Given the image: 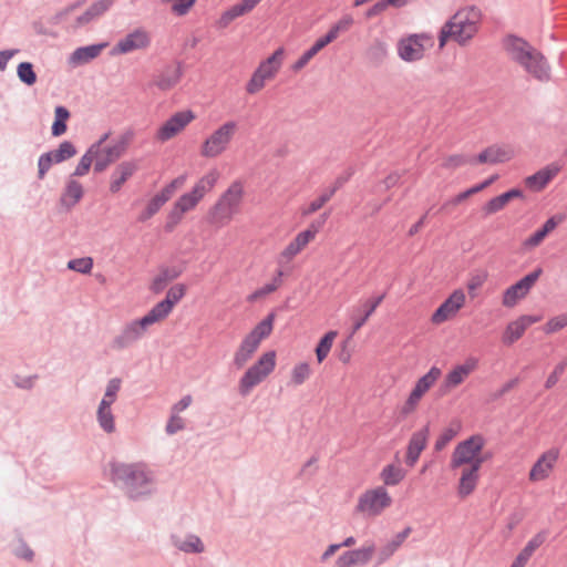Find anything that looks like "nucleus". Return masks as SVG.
<instances>
[{"mask_svg":"<svg viewBox=\"0 0 567 567\" xmlns=\"http://www.w3.org/2000/svg\"><path fill=\"white\" fill-rule=\"evenodd\" d=\"M312 374V368L307 361L295 363L289 372V385L300 386L306 383Z\"/></svg>","mask_w":567,"mask_h":567,"instance_id":"c03bdc74","label":"nucleus"},{"mask_svg":"<svg viewBox=\"0 0 567 567\" xmlns=\"http://www.w3.org/2000/svg\"><path fill=\"white\" fill-rule=\"evenodd\" d=\"M487 278L488 274L486 271H476L470 275L466 281V289L472 298L476 297V291L483 287Z\"/></svg>","mask_w":567,"mask_h":567,"instance_id":"5fc2aeb1","label":"nucleus"},{"mask_svg":"<svg viewBox=\"0 0 567 567\" xmlns=\"http://www.w3.org/2000/svg\"><path fill=\"white\" fill-rule=\"evenodd\" d=\"M113 2L114 0H97L96 2L92 3L85 12H83L74 20V22L71 24V28L79 29L91 23L93 20L97 19L104 12H106Z\"/></svg>","mask_w":567,"mask_h":567,"instance_id":"72a5a7b5","label":"nucleus"},{"mask_svg":"<svg viewBox=\"0 0 567 567\" xmlns=\"http://www.w3.org/2000/svg\"><path fill=\"white\" fill-rule=\"evenodd\" d=\"M441 375V369L433 365L424 375L419 378L408 398L399 408V415L403 419H406L414 414L417 411L424 395L434 386Z\"/></svg>","mask_w":567,"mask_h":567,"instance_id":"ddd939ff","label":"nucleus"},{"mask_svg":"<svg viewBox=\"0 0 567 567\" xmlns=\"http://www.w3.org/2000/svg\"><path fill=\"white\" fill-rule=\"evenodd\" d=\"M429 440V429L423 427L416 432H414L409 441L405 462L409 466H414L417 462L421 453L427 445Z\"/></svg>","mask_w":567,"mask_h":567,"instance_id":"473e14b6","label":"nucleus"},{"mask_svg":"<svg viewBox=\"0 0 567 567\" xmlns=\"http://www.w3.org/2000/svg\"><path fill=\"white\" fill-rule=\"evenodd\" d=\"M83 186L81 183L74 179H70L66 183L65 189L61 196V204L66 208L75 206L83 197Z\"/></svg>","mask_w":567,"mask_h":567,"instance_id":"37998d69","label":"nucleus"},{"mask_svg":"<svg viewBox=\"0 0 567 567\" xmlns=\"http://www.w3.org/2000/svg\"><path fill=\"white\" fill-rule=\"evenodd\" d=\"M540 320L539 317L533 316H520L517 319L507 323L503 334L502 342L506 346H512L518 341L525 333V331L533 324Z\"/></svg>","mask_w":567,"mask_h":567,"instance_id":"cd10ccee","label":"nucleus"},{"mask_svg":"<svg viewBox=\"0 0 567 567\" xmlns=\"http://www.w3.org/2000/svg\"><path fill=\"white\" fill-rule=\"evenodd\" d=\"M277 367V352L267 350L262 352L258 359L244 372L238 381V391L246 396L266 381Z\"/></svg>","mask_w":567,"mask_h":567,"instance_id":"1a4fd4ad","label":"nucleus"},{"mask_svg":"<svg viewBox=\"0 0 567 567\" xmlns=\"http://www.w3.org/2000/svg\"><path fill=\"white\" fill-rule=\"evenodd\" d=\"M503 48L530 76L542 82L549 80L550 68L545 56L524 39L507 35L503 40Z\"/></svg>","mask_w":567,"mask_h":567,"instance_id":"7ed1b4c3","label":"nucleus"},{"mask_svg":"<svg viewBox=\"0 0 567 567\" xmlns=\"http://www.w3.org/2000/svg\"><path fill=\"white\" fill-rule=\"evenodd\" d=\"M434 47L433 37L427 33H414L402 37L396 43V52L401 60L412 63L422 60Z\"/></svg>","mask_w":567,"mask_h":567,"instance_id":"2eb2a0df","label":"nucleus"},{"mask_svg":"<svg viewBox=\"0 0 567 567\" xmlns=\"http://www.w3.org/2000/svg\"><path fill=\"white\" fill-rule=\"evenodd\" d=\"M161 322V319L150 310L144 317L127 323L121 334L114 340V343L117 348L122 349L142 338L151 326Z\"/></svg>","mask_w":567,"mask_h":567,"instance_id":"412c9836","label":"nucleus"},{"mask_svg":"<svg viewBox=\"0 0 567 567\" xmlns=\"http://www.w3.org/2000/svg\"><path fill=\"white\" fill-rule=\"evenodd\" d=\"M285 56V49L279 47L271 55L262 60L247 82L245 87L246 92L248 94L259 93L266 86L267 82L272 81L277 76L284 64Z\"/></svg>","mask_w":567,"mask_h":567,"instance_id":"9b49d317","label":"nucleus"},{"mask_svg":"<svg viewBox=\"0 0 567 567\" xmlns=\"http://www.w3.org/2000/svg\"><path fill=\"white\" fill-rule=\"evenodd\" d=\"M455 472L457 480L455 492L460 499H466L477 489L481 481L482 467L476 466H461L450 467Z\"/></svg>","mask_w":567,"mask_h":567,"instance_id":"b1692460","label":"nucleus"},{"mask_svg":"<svg viewBox=\"0 0 567 567\" xmlns=\"http://www.w3.org/2000/svg\"><path fill=\"white\" fill-rule=\"evenodd\" d=\"M319 226L311 224L307 229L298 233L279 254L278 264L284 265L292 261L296 256H298L311 241L315 240L319 233Z\"/></svg>","mask_w":567,"mask_h":567,"instance_id":"a878e982","label":"nucleus"},{"mask_svg":"<svg viewBox=\"0 0 567 567\" xmlns=\"http://www.w3.org/2000/svg\"><path fill=\"white\" fill-rule=\"evenodd\" d=\"M18 76L23 83L28 85H33L37 81L33 66L29 62H22L18 65Z\"/></svg>","mask_w":567,"mask_h":567,"instance_id":"bf43d9fd","label":"nucleus"},{"mask_svg":"<svg viewBox=\"0 0 567 567\" xmlns=\"http://www.w3.org/2000/svg\"><path fill=\"white\" fill-rule=\"evenodd\" d=\"M338 336V332L334 330L328 331L318 342L315 353L318 363H322L329 355L333 342Z\"/></svg>","mask_w":567,"mask_h":567,"instance_id":"a18cd8bd","label":"nucleus"},{"mask_svg":"<svg viewBox=\"0 0 567 567\" xmlns=\"http://www.w3.org/2000/svg\"><path fill=\"white\" fill-rule=\"evenodd\" d=\"M114 480L125 483L132 496L143 493L140 488L153 482L151 472L146 468L145 464H114L112 466Z\"/></svg>","mask_w":567,"mask_h":567,"instance_id":"4468645a","label":"nucleus"},{"mask_svg":"<svg viewBox=\"0 0 567 567\" xmlns=\"http://www.w3.org/2000/svg\"><path fill=\"white\" fill-rule=\"evenodd\" d=\"M282 271H278V276L269 284L264 285L262 287L255 290L252 293H250L247 298L249 302H255L259 299L265 298L266 296L275 292L280 286H281V279Z\"/></svg>","mask_w":567,"mask_h":567,"instance_id":"49530a36","label":"nucleus"},{"mask_svg":"<svg viewBox=\"0 0 567 567\" xmlns=\"http://www.w3.org/2000/svg\"><path fill=\"white\" fill-rule=\"evenodd\" d=\"M515 156V150L511 145L494 144L482 151L476 161L480 164H502L509 162Z\"/></svg>","mask_w":567,"mask_h":567,"instance_id":"c85d7f7f","label":"nucleus"},{"mask_svg":"<svg viewBox=\"0 0 567 567\" xmlns=\"http://www.w3.org/2000/svg\"><path fill=\"white\" fill-rule=\"evenodd\" d=\"M486 446L487 441L482 434H473L460 441L451 454L450 467H483L493 458V453Z\"/></svg>","mask_w":567,"mask_h":567,"instance_id":"39448f33","label":"nucleus"},{"mask_svg":"<svg viewBox=\"0 0 567 567\" xmlns=\"http://www.w3.org/2000/svg\"><path fill=\"white\" fill-rule=\"evenodd\" d=\"M169 4L171 12L177 17L186 16L195 6L196 0H161Z\"/></svg>","mask_w":567,"mask_h":567,"instance_id":"6e6d98bb","label":"nucleus"},{"mask_svg":"<svg viewBox=\"0 0 567 567\" xmlns=\"http://www.w3.org/2000/svg\"><path fill=\"white\" fill-rule=\"evenodd\" d=\"M559 457L560 450L555 446L542 452L528 471V481L536 484L549 480L557 467Z\"/></svg>","mask_w":567,"mask_h":567,"instance_id":"dca6fc26","label":"nucleus"},{"mask_svg":"<svg viewBox=\"0 0 567 567\" xmlns=\"http://www.w3.org/2000/svg\"><path fill=\"white\" fill-rule=\"evenodd\" d=\"M542 274V269H536L535 271L526 275L516 284L506 288L502 295V305L505 308L515 307L520 300H523L534 287L536 281L538 280Z\"/></svg>","mask_w":567,"mask_h":567,"instance_id":"5701e85b","label":"nucleus"},{"mask_svg":"<svg viewBox=\"0 0 567 567\" xmlns=\"http://www.w3.org/2000/svg\"><path fill=\"white\" fill-rule=\"evenodd\" d=\"M54 114L55 120L52 125V135L61 136L66 132V121L70 117V113L64 106H56Z\"/></svg>","mask_w":567,"mask_h":567,"instance_id":"09e8293b","label":"nucleus"},{"mask_svg":"<svg viewBox=\"0 0 567 567\" xmlns=\"http://www.w3.org/2000/svg\"><path fill=\"white\" fill-rule=\"evenodd\" d=\"M52 164H53V161H52L51 154L45 153L40 156L39 162H38L39 178L44 177L45 173L50 169Z\"/></svg>","mask_w":567,"mask_h":567,"instance_id":"774afa93","label":"nucleus"},{"mask_svg":"<svg viewBox=\"0 0 567 567\" xmlns=\"http://www.w3.org/2000/svg\"><path fill=\"white\" fill-rule=\"evenodd\" d=\"M128 140L125 136L109 141V134H104L89 148L94 157V171L96 173L105 171L126 152Z\"/></svg>","mask_w":567,"mask_h":567,"instance_id":"9d476101","label":"nucleus"},{"mask_svg":"<svg viewBox=\"0 0 567 567\" xmlns=\"http://www.w3.org/2000/svg\"><path fill=\"white\" fill-rule=\"evenodd\" d=\"M182 75L181 66H168L156 76L154 84L161 91H169L181 82Z\"/></svg>","mask_w":567,"mask_h":567,"instance_id":"e433bc0d","label":"nucleus"},{"mask_svg":"<svg viewBox=\"0 0 567 567\" xmlns=\"http://www.w3.org/2000/svg\"><path fill=\"white\" fill-rule=\"evenodd\" d=\"M561 217H550L549 219L546 220V223L543 225L540 229L536 230L534 234H532L524 240L523 246L526 249H533L539 246L547 237V235L551 233L559 225V223H561Z\"/></svg>","mask_w":567,"mask_h":567,"instance_id":"4c0bfd02","label":"nucleus"},{"mask_svg":"<svg viewBox=\"0 0 567 567\" xmlns=\"http://www.w3.org/2000/svg\"><path fill=\"white\" fill-rule=\"evenodd\" d=\"M182 272L183 270L176 266L161 268L150 285L151 291L154 293L162 292L167 285L177 279Z\"/></svg>","mask_w":567,"mask_h":567,"instance_id":"c9c22d12","label":"nucleus"},{"mask_svg":"<svg viewBox=\"0 0 567 567\" xmlns=\"http://www.w3.org/2000/svg\"><path fill=\"white\" fill-rule=\"evenodd\" d=\"M354 23V19L351 14H343L334 24L330 27L328 33L337 40L341 33L348 32Z\"/></svg>","mask_w":567,"mask_h":567,"instance_id":"603ef678","label":"nucleus"},{"mask_svg":"<svg viewBox=\"0 0 567 567\" xmlns=\"http://www.w3.org/2000/svg\"><path fill=\"white\" fill-rule=\"evenodd\" d=\"M245 194V185L241 181L231 182L210 207L209 223L217 227L229 225L240 214Z\"/></svg>","mask_w":567,"mask_h":567,"instance_id":"20e7f679","label":"nucleus"},{"mask_svg":"<svg viewBox=\"0 0 567 567\" xmlns=\"http://www.w3.org/2000/svg\"><path fill=\"white\" fill-rule=\"evenodd\" d=\"M337 187H332L326 192H323L320 196L311 200L307 207L302 209L303 216H309L322 208L334 195Z\"/></svg>","mask_w":567,"mask_h":567,"instance_id":"de8ad7c7","label":"nucleus"},{"mask_svg":"<svg viewBox=\"0 0 567 567\" xmlns=\"http://www.w3.org/2000/svg\"><path fill=\"white\" fill-rule=\"evenodd\" d=\"M92 164H94V157L91 154V151L87 150L86 153L80 158V162L73 172V176L86 175Z\"/></svg>","mask_w":567,"mask_h":567,"instance_id":"052dcab7","label":"nucleus"},{"mask_svg":"<svg viewBox=\"0 0 567 567\" xmlns=\"http://www.w3.org/2000/svg\"><path fill=\"white\" fill-rule=\"evenodd\" d=\"M68 268L80 274H90L93 268V259L91 257L72 259L68 262Z\"/></svg>","mask_w":567,"mask_h":567,"instance_id":"13d9d810","label":"nucleus"},{"mask_svg":"<svg viewBox=\"0 0 567 567\" xmlns=\"http://www.w3.org/2000/svg\"><path fill=\"white\" fill-rule=\"evenodd\" d=\"M478 359L475 357L466 358L462 363L455 364L444 377L440 390L442 394H447L461 384L477 370Z\"/></svg>","mask_w":567,"mask_h":567,"instance_id":"4be33fe9","label":"nucleus"},{"mask_svg":"<svg viewBox=\"0 0 567 567\" xmlns=\"http://www.w3.org/2000/svg\"><path fill=\"white\" fill-rule=\"evenodd\" d=\"M107 43L93 44L76 49L70 56V63L74 66L86 64L97 58Z\"/></svg>","mask_w":567,"mask_h":567,"instance_id":"58836bf2","label":"nucleus"},{"mask_svg":"<svg viewBox=\"0 0 567 567\" xmlns=\"http://www.w3.org/2000/svg\"><path fill=\"white\" fill-rule=\"evenodd\" d=\"M567 327V313L550 318L544 326V332L551 334Z\"/></svg>","mask_w":567,"mask_h":567,"instance_id":"4d7b16f0","label":"nucleus"},{"mask_svg":"<svg viewBox=\"0 0 567 567\" xmlns=\"http://www.w3.org/2000/svg\"><path fill=\"white\" fill-rule=\"evenodd\" d=\"M406 476L405 470L400 464H386L380 472L381 486H396Z\"/></svg>","mask_w":567,"mask_h":567,"instance_id":"a19ab883","label":"nucleus"},{"mask_svg":"<svg viewBox=\"0 0 567 567\" xmlns=\"http://www.w3.org/2000/svg\"><path fill=\"white\" fill-rule=\"evenodd\" d=\"M411 532V527H406L396 535H394V537L390 539L386 544H384L379 549L377 555L378 565H381L388 559H390L394 555V553L403 545V543L410 536Z\"/></svg>","mask_w":567,"mask_h":567,"instance_id":"f704fd0d","label":"nucleus"},{"mask_svg":"<svg viewBox=\"0 0 567 567\" xmlns=\"http://www.w3.org/2000/svg\"><path fill=\"white\" fill-rule=\"evenodd\" d=\"M481 22L480 9L475 7L461 8L441 28L440 49L444 48L449 41H454L462 47L468 44L477 34Z\"/></svg>","mask_w":567,"mask_h":567,"instance_id":"f03ea898","label":"nucleus"},{"mask_svg":"<svg viewBox=\"0 0 567 567\" xmlns=\"http://www.w3.org/2000/svg\"><path fill=\"white\" fill-rule=\"evenodd\" d=\"M196 114L192 110L174 113L163 122L155 132V140L164 143L181 134L194 120Z\"/></svg>","mask_w":567,"mask_h":567,"instance_id":"a211bd4d","label":"nucleus"},{"mask_svg":"<svg viewBox=\"0 0 567 567\" xmlns=\"http://www.w3.org/2000/svg\"><path fill=\"white\" fill-rule=\"evenodd\" d=\"M392 504L393 498L386 487L378 485L360 494L355 512L365 518H375L389 509Z\"/></svg>","mask_w":567,"mask_h":567,"instance_id":"f8f14e48","label":"nucleus"},{"mask_svg":"<svg viewBox=\"0 0 567 567\" xmlns=\"http://www.w3.org/2000/svg\"><path fill=\"white\" fill-rule=\"evenodd\" d=\"M382 299H383V297L380 296V297H377V298L368 299L364 302V306H363L364 307V312H363V315L360 318H357L354 320V323H353L354 331H358L359 329H361L364 326V323L370 318V316L375 311V309L382 302Z\"/></svg>","mask_w":567,"mask_h":567,"instance_id":"8fccbe9b","label":"nucleus"},{"mask_svg":"<svg viewBox=\"0 0 567 567\" xmlns=\"http://www.w3.org/2000/svg\"><path fill=\"white\" fill-rule=\"evenodd\" d=\"M55 151L58 153V157L63 161H66L76 154L74 145L69 141L61 143L59 148Z\"/></svg>","mask_w":567,"mask_h":567,"instance_id":"69168bd1","label":"nucleus"},{"mask_svg":"<svg viewBox=\"0 0 567 567\" xmlns=\"http://www.w3.org/2000/svg\"><path fill=\"white\" fill-rule=\"evenodd\" d=\"M545 542V536L543 534H537L533 538L528 540L526 546L520 550L527 557H532L535 550L543 545Z\"/></svg>","mask_w":567,"mask_h":567,"instance_id":"e2e57ef3","label":"nucleus"},{"mask_svg":"<svg viewBox=\"0 0 567 567\" xmlns=\"http://www.w3.org/2000/svg\"><path fill=\"white\" fill-rule=\"evenodd\" d=\"M182 429H184V420L177 413L172 412V415L166 424V432L168 434H174Z\"/></svg>","mask_w":567,"mask_h":567,"instance_id":"338daca9","label":"nucleus"},{"mask_svg":"<svg viewBox=\"0 0 567 567\" xmlns=\"http://www.w3.org/2000/svg\"><path fill=\"white\" fill-rule=\"evenodd\" d=\"M493 179L494 178H491V179L485 181L484 183L476 185L463 193H460L454 199L455 204L462 203L463 200L467 199L470 196L483 190L485 187H487L493 182Z\"/></svg>","mask_w":567,"mask_h":567,"instance_id":"0e129e2a","label":"nucleus"},{"mask_svg":"<svg viewBox=\"0 0 567 567\" xmlns=\"http://www.w3.org/2000/svg\"><path fill=\"white\" fill-rule=\"evenodd\" d=\"M274 322L275 313H269L243 338L233 358L237 368L245 367L251 360L261 342L272 333Z\"/></svg>","mask_w":567,"mask_h":567,"instance_id":"0eeeda50","label":"nucleus"},{"mask_svg":"<svg viewBox=\"0 0 567 567\" xmlns=\"http://www.w3.org/2000/svg\"><path fill=\"white\" fill-rule=\"evenodd\" d=\"M466 305V293L462 288L454 289L449 297L432 313L431 322L440 326L456 318Z\"/></svg>","mask_w":567,"mask_h":567,"instance_id":"6ab92c4d","label":"nucleus"},{"mask_svg":"<svg viewBox=\"0 0 567 567\" xmlns=\"http://www.w3.org/2000/svg\"><path fill=\"white\" fill-rule=\"evenodd\" d=\"M151 45V34L143 28H137L120 39L112 48V55L128 54L134 51L146 50Z\"/></svg>","mask_w":567,"mask_h":567,"instance_id":"393cba45","label":"nucleus"},{"mask_svg":"<svg viewBox=\"0 0 567 567\" xmlns=\"http://www.w3.org/2000/svg\"><path fill=\"white\" fill-rule=\"evenodd\" d=\"M120 389L121 379L114 378L110 380L104 396L97 409V422L100 426L107 433H112L115 430V422L111 405L116 401Z\"/></svg>","mask_w":567,"mask_h":567,"instance_id":"aec40b11","label":"nucleus"},{"mask_svg":"<svg viewBox=\"0 0 567 567\" xmlns=\"http://www.w3.org/2000/svg\"><path fill=\"white\" fill-rule=\"evenodd\" d=\"M461 431V423H452L449 427L444 429L435 442V450H443Z\"/></svg>","mask_w":567,"mask_h":567,"instance_id":"3c124183","label":"nucleus"},{"mask_svg":"<svg viewBox=\"0 0 567 567\" xmlns=\"http://www.w3.org/2000/svg\"><path fill=\"white\" fill-rule=\"evenodd\" d=\"M138 162L135 159L120 163L111 175L110 192L116 194L123 185L137 172Z\"/></svg>","mask_w":567,"mask_h":567,"instance_id":"7c9ffc66","label":"nucleus"},{"mask_svg":"<svg viewBox=\"0 0 567 567\" xmlns=\"http://www.w3.org/2000/svg\"><path fill=\"white\" fill-rule=\"evenodd\" d=\"M186 175H179L167 185H165L158 193H156L145 205L144 209L138 215L140 221H146L157 214L161 208L181 189L186 183Z\"/></svg>","mask_w":567,"mask_h":567,"instance_id":"f3484780","label":"nucleus"},{"mask_svg":"<svg viewBox=\"0 0 567 567\" xmlns=\"http://www.w3.org/2000/svg\"><path fill=\"white\" fill-rule=\"evenodd\" d=\"M239 131L238 122L228 120L213 130L202 142L199 154L204 158H217L226 153Z\"/></svg>","mask_w":567,"mask_h":567,"instance_id":"6e6552de","label":"nucleus"},{"mask_svg":"<svg viewBox=\"0 0 567 567\" xmlns=\"http://www.w3.org/2000/svg\"><path fill=\"white\" fill-rule=\"evenodd\" d=\"M559 171L560 166L553 163L539 169L534 175L526 177L525 185L533 192H540L551 182V179L559 173Z\"/></svg>","mask_w":567,"mask_h":567,"instance_id":"2f4dec72","label":"nucleus"},{"mask_svg":"<svg viewBox=\"0 0 567 567\" xmlns=\"http://www.w3.org/2000/svg\"><path fill=\"white\" fill-rule=\"evenodd\" d=\"M274 322L275 313H269L243 338L233 358L237 368L245 367L251 360L261 342L272 333Z\"/></svg>","mask_w":567,"mask_h":567,"instance_id":"423d86ee","label":"nucleus"},{"mask_svg":"<svg viewBox=\"0 0 567 567\" xmlns=\"http://www.w3.org/2000/svg\"><path fill=\"white\" fill-rule=\"evenodd\" d=\"M354 560L355 566L358 565H367L375 554V546L374 544L370 543L361 548L350 550Z\"/></svg>","mask_w":567,"mask_h":567,"instance_id":"864d4df0","label":"nucleus"},{"mask_svg":"<svg viewBox=\"0 0 567 567\" xmlns=\"http://www.w3.org/2000/svg\"><path fill=\"white\" fill-rule=\"evenodd\" d=\"M262 0H240L223 11L216 22L220 29L227 28L234 20L250 13Z\"/></svg>","mask_w":567,"mask_h":567,"instance_id":"c756f323","label":"nucleus"},{"mask_svg":"<svg viewBox=\"0 0 567 567\" xmlns=\"http://www.w3.org/2000/svg\"><path fill=\"white\" fill-rule=\"evenodd\" d=\"M523 193L519 189H511L489 199L483 207L486 215H493L506 207V205L514 198L522 197Z\"/></svg>","mask_w":567,"mask_h":567,"instance_id":"ea45409f","label":"nucleus"},{"mask_svg":"<svg viewBox=\"0 0 567 567\" xmlns=\"http://www.w3.org/2000/svg\"><path fill=\"white\" fill-rule=\"evenodd\" d=\"M315 53L308 49L305 51L299 59H297L290 66L291 71L295 73L300 72L307 64L315 58Z\"/></svg>","mask_w":567,"mask_h":567,"instance_id":"680f3d73","label":"nucleus"},{"mask_svg":"<svg viewBox=\"0 0 567 567\" xmlns=\"http://www.w3.org/2000/svg\"><path fill=\"white\" fill-rule=\"evenodd\" d=\"M173 542L174 545L184 553L199 554L205 549L203 542L196 535H175Z\"/></svg>","mask_w":567,"mask_h":567,"instance_id":"79ce46f5","label":"nucleus"},{"mask_svg":"<svg viewBox=\"0 0 567 567\" xmlns=\"http://www.w3.org/2000/svg\"><path fill=\"white\" fill-rule=\"evenodd\" d=\"M219 178L220 173L218 169L210 168L195 182L188 192L182 194L174 202L167 215L166 229H174L188 213L194 212L206 195L213 192Z\"/></svg>","mask_w":567,"mask_h":567,"instance_id":"f257e3e1","label":"nucleus"},{"mask_svg":"<svg viewBox=\"0 0 567 567\" xmlns=\"http://www.w3.org/2000/svg\"><path fill=\"white\" fill-rule=\"evenodd\" d=\"M186 290L187 288L184 284L172 286L167 290L165 299L153 306L151 310L163 322L173 312L175 306L185 297Z\"/></svg>","mask_w":567,"mask_h":567,"instance_id":"bb28decb","label":"nucleus"}]
</instances>
